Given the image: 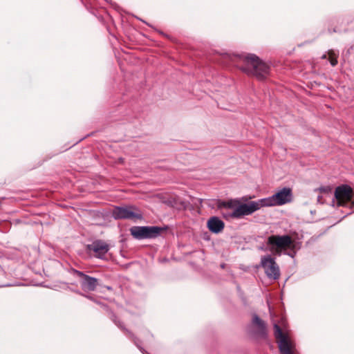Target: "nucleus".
<instances>
[{
    "instance_id": "f257e3e1",
    "label": "nucleus",
    "mask_w": 354,
    "mask_h": 354,
    "mask_svg": "<svg viewBox=\"0 0 354 354\" xmlns=\"http://www.w3.org/2000/svg\"><path fill=\"white\" fill-rule=\"evenodd\" d=\"M231 59L242 71L255 76L259 80L266 79L269 74L270 66L255 55H234Z\"/></svg>"
},
{
    "instance_id": "f03ea898",
    "label": "nucleus",
    "mask_w": 354,
    "mask_h": 354,
    "mask_svg": "<svg viewBox=\"0 0 354 354\" xmlns=\"http://www.w3.org/2000/svg\"><path fill=\"white\" fill-rule=\"evenodd\" d=\"M292 192L289 187H283L271 196L252 201L256 212L262 207L281 206L291 202Z\"/></svg>"
},
{
    "instance_id": "7ed1b4c3",
    "label": "nucleus",
    "mask_w": 354,
    "mask_h": 354,
    "mask_svg": "<svg viewBox=\"0 0 354 354\" xmlns=\"http://www.w3.org/2000/svg\"><path fill=\"white\" fill-rule=\"evenodd\" d=\"M280 324L285 332L283 331L282 328L278 324H274V335L278 344L280 353L281 354H293L295 346L294 342L289 339L288 335L286 332V319L284 317L281 318Z\"/></svg>"
},
{
    "instance_id": "20e7f679",
    "label": "nucleus",
    "mask_w": 354,
    "mask_h": 354,
    "mask_svg": "<svg viewBox=\"0 0 354 354\" xmlns=\"http://www.w3.org/2000/svg\"><path fill=\"white\" fill-rule=\"evenodd\" d=\"M165 228L158 226H134L131 234L136 239H155L160 236Z\"/></svg>"
},
{
    "instance_id": "39448f33",
    "label": "nucleus",
    "mask_w": 354,
    "mask_h": 354,
    "mask_svg": "<svg viewBox=\"0 0 354 354\" xmlns=\"http://www.w3.org/2000/svg\"><path fill=\"white\" fill-rule=\"evenodd\" d=\"M255 208L252 201L241 203L232 211H223L222 216L226 220L241 218L244 216L251 215L255 212Z\"/></svg>"
},
{
    "instance_id": "423d86ee",
    "label": "nucleus",
    "mask_w": 354,
    "mask_h": 354,
    "mask_svg": "<svg viewBox=\"0 0 354 354\" xmlns=\"http://www.w3.org/2000/svg\"><path fill=\"white\" fill-rule=\"evenodd\" d=\"M109 250V244L101 239H96L86 246L88 255L100 259H104Z\"/></svg>"
},
{
    "instance_id": "0eeeda50",
    "label": "nucleus",
    "mask_w": 354,
    "mask_h": 354,
    "mask_svg": "<svg viewBox=\"0 0 354 354\" xmlns=\"http://www.w3.org/2000/svg\"><path fill=\"white\" fill-rule=\"evenodd\" d=\"M113 217L115 219H141L142 215L141 212L133 205L125 207H115L112 212Z\"/></svg>"
},
{
    "instance_id": "6e6552de",
    "label": "nucleus",
    "mask_w": 354,
    "mask_h": 354,
    "mask_svg": "<svg viewBox=\"0 0 354 354\" xmlns=\"http://www.w3.org/2000/svg\"><path fill=\"white\" fill-rule=\"evenodd\" d=\"M267 244L271 246L272 250L279 252L289 248L292 244V239L289 235H271L268 238Z\"/></svg>"
},
{
    "instance_id": "1a4fd4ad",
    "label": "nucleus",
    "mask_w": 354,
    "mask_h": 354,
    "mask_svg": "<svg viewBox=\"0 0 354 354\" xmlns=\"http://www.w3.org/2000/svg\"><path fill=\"white\" fill-rule=\"evenodd\" d=\"M261 266L264 269L267 277L272 279H278L280 277V270L274 259L270 255L261 257Z\"/></svg>"
},
{
    "instance_id": "9d476101",
    "label": "nucleus",
    "mask_w": 354,
    "mask_h": 354,
    "mask_svg": "<svg viewBox=\"0 0 354 354\" xmlns=\"http://www.w3.org/2000/svg\"><path fill=\"white\" fill-rule=\"evenodd\" d=\"M353 197V189L348 185L337 186L335 190V198L337 206H346Z\"/></svg>"
},
{
    "instance_id": "9b49d317",
    "label": "nucleus",
    "mask_w": 354,
    "mask_h": 354,
    "mask_svg": "<svg viewBox=\"0 0 354 354\" xmlns=\"http://www.w3.org/2000/svg\"><path fill=\"white\" fill-rule=\"evenodd\" d=\"M73 272L79 277H82L81 287L85 291H94L97 286V279L95 277H90L84 272L73 270Z\"/></svg>"
},
{
    "instance_id": "f8f14e48",
    "label": "nucleus",
    "mask_w": 354,
    "mask_h": 354,
    "mask_svg": "<svg viewBox=\"0 0 354 354\" xmlns=\"http://www.w3.org/2000/svg\"><path fill=\"white\" fill-rule=\"evenodd\" d=\"M207 227L208 230L214 234L221 232L224 227V222L217 216H211L207 222Z\"/></svg>"
},
{
    "instance_id": "ddd939ff",
    "label": "nucleus",
    "mask_w": 354,
    "mask_h": 354,
    "mask_svg": "<svg viewBox=\"0 0 354 354\" xmlns=\"http://www.w3.org/2000/svg\"><path fill=\"white\" fill-rule=\"evenodd\" d=\"M110 319L115 323V324L118 328L122 330L130 339H131L134 342H136V337H135V335L130 330H127L124 327V324L117 318L115 314L111 313Z\"/></svg>"
},
{
    "instance_id": "4468645a",
    "label": "nucleus",
    "mask_w": 354,
    "mask_h": 354,
    "mask_svg": "<svg viewBox=\"0 0 354 354\" xmlns=\"http://www.w3.org/2000/svg\"><path fill=\"white\" fill-rule=\"evenodd\" d=\"M252 323L253 324L257 326V327L262 333H266V327L265 323L257 315H254L252 319Z\"/></svg>"
},
{
    "instance_id": "2eb2a0df",
    "label": "nucleus",
    "mask_w": 354,
    "mask_h": 354,
    "mask_svg": "<svg viewBox=\"0 0 354 354\" xmlns=\"http://www.w3.org/2000/svg\"><path fill=\"white\" fill-rule=\"evenodd\" d=\"M328 59L330 64L335 66L337 64V55L333 51L328 53Z\"/></svg>"
},
{
    "instance_id": "dca6fc26",
    "label": "nucleus",
    "mask_w": 354,
    "mask_h": 354,
    "mask_svg": "<svg viewBox=\"0 0 354 354\" xmlns=\"http://www.w3.org/2000/svg\"><path fill=\"white\" fill-rule=\"evenodd\" d=\"M222 206L225 209H231L233 207L231 202L223 203Z\"/></svg>"
},
{
    "instance_id": "f3484780",
    "label": "nucleus",
    "mask_w": 354,
    "mask_h": 354,
    "mask_svg": "<svg viewBox=\"0 0 354 354\" xmlns=\"http://www.w3.org/2000/svg\"><path fill=\"white\" fill-rule=\"evenodd\" d=\"M86 298L89 299H92L91 297L90 296H85Z\"/></svg>"
},
{
    "instance_id": "a211bd4d",
    "label": "nucleus",
    "mask_w": 354,
    "mask_h": 354,
    "mask_svg": "<svg viewBox=\"0 0 354 354\" xmlns=\"http://www.w3.org/2000/svg\"><path fill=\"white\" fill-rule=\"evenodd\" d=\"M252 198H254V196H250L249 197L250 199H252Z\"/></svg>"
},
{
    "instance_id": "6ab92c4d",
    "label": "nucleus",
    "mask_w": 354,
    "mask_h": 354,
    "mask_svg": "<svg viewBox=\"0 0 354 354\" xmlns=\"http://www.w3.org/2000/svg\"><path fill=\"white\" fill-rule=\"evenodd\" d=\"M352 205H353V206H354V203H353V202H352Z\"/></svg>"
}]
</instances>
